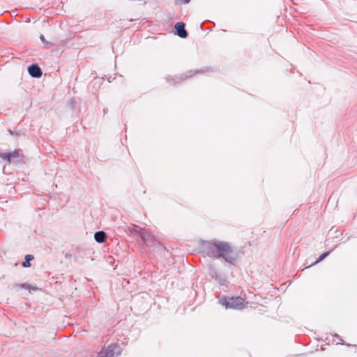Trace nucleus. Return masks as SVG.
I'll list each match as a JSON object with an SVG mask.
<instances>
[{
    "label": "nucleus",
    "instance_id": "13",
    "mask_svg": "<svg viewBox=\"0 0 357 357\" xmlns=\"http://www.w3.org/2000/svg\"><path fill=\"white\" fill-rule=\"evenodd\" d=\"M177 3H183V4H186V3H188L190 2V0H176Z\"/></svg>",
    "mask_w": 357,
    "mask_h": 357
},
{
    "label": "nucleus",
    "instance_id": "5",
    "mask_svg": "<svg viewBox=\"0 0 357 357\" xmlns=\"http://www.w3.org/2000/svg\"><path fill=\"white\" fill-rule=\"evenodd\" d=\"M20 156L19 150H14L9 153H5L0 154V158L10 162L12 158H16Z\"/></svg>",
    "mask_w": 357,
    "mask_h": 357
},
{
    "label": "nucleus",
    "instance_id": "1",
    "mask_svg": "<svg viewBox=\"0 0 357 357\" xmlns=\"http://www.w3.org/2000/svg\"><path fill=\"white\" fill-rule=\"evenodd\" d=\"M210 250L215 257H222L230 264H234L238 258L237 253L227 242L219 241L213 243L211 245Z\"/></svg>",
    "mask_w": 357,
    "mask_h": 357
},
{
    "label": "nucleus",
    "instance_id": "2",
    "mask_svg": "<svg viewBox=\"0 0 357 357\" xmlns=\"http://www.w3.org/2000/svg\"><path fill=\"white\" fill-rule=\"evenodd\" d=\"M220 303L225 305L227 308H233L236 310H241L246 307L248 303L245 302L244 299L240 296L231 297L229 298H224L220 301Z\"/></svg>",
    "mask_w": 357,
    "mask_h": 357
},
{
    "label": "nucleus",
    "instance_id": "6",
    "mask_svg": "<svg viewBox=\"0 0 357 357\" xmlns=\"http://www.w3.org/2000/svg\"><path fill=\"white\" fill-rule=\"evenodd\" d=\"M175 29L176 30V33L181 38H185L187 37V31L185 29V24L183 22H177L175 24Z\"/></svg>",
    "mask_w": 357,
    "mask_h": 357
},
{
    "label": "nucleus",
    "instance_id": "9",
    "mask_svg": "<svg viewBox=\"0 0 357 357\" xmlns=\"http://www.w3.org/2000/svg\"><path fill=\"white\" fill-rule=\"evenodd\" d=\"M129 230L132 234H137L141 236L142 233H144L146 229L137 225H133Z\"/></svg>",
    "mask_w": 357,
    "mask_h": 357
},
{
    "label": "nucleus",
    "instance_id": "4",
    "mask_svg": "<svg viewBox=\"0 0 357 357\" xmlns=\"http://www.w3.org/2000/svg\"><path fill=\"white\" fill-rule=\"evenodd\" d=\"M142 242L147 246L153 247L156 245L162 246V243L157 239V238L151 232L145 230L144 233H142L140 236Z\"/></svg>",
    "mask_w": 357,
    "mask_h": 357
},
{
    "label": "nucleus",
    "instance_id": "10",
    "mask_svg": "<svg viewBox=\"0 0 357 357\" xmlns=\"http://www.w3.org/2000/svg\"><path fill=\"white\" fill-rule=\"evenodd\" d=\"M40 39L41 42L43 43V45H44V47H45V48H50V47H52V46H54V41H53V40H51V41H48V40H47L45 38V37H44V36H43V35H40Z\"/></svg>",
    "mask_w": 357,
    "mask_h": 357
},
{
    "label": "nucleus",
    "instance_id": "8",
    "mask_svg": "<svg viewBox=\"0 0 357 357\" xmlns=\"http://www.w3.org/2000/svg\"><path fill=\"white\" fill-rule=\"evenodd\" d=\"M94 238L98 243H104L107 238V235L104 231H97L94 235Z\"/></svg>",
    "mask_w": 357,
    "mask_h": 357
},
{
    "label": "nucleus",
    "instance_id": "7",
    "mask_svg": "<svg viewBox=\"0 0 357 357\" xmlns=\"http://www.w3.org/2000/svg\"><path fill=\"white\" fill-rule=\"evenodd\" d=\"M29 73L33 77H40L42 75L41 69L38 66L33 64L28 68Z\"/></svg>",
    "mask_w": 357,
    "mask_h": 357
},
{
    "label": "nucleus",
    "instance_id": "12",
    "mask_svg": "<svg viewBox=\"0 0 357 357\" xmlns=\"http://www.w3.org/2000/svg\"><path fill=\"white\" fill-rule=\"evenodd\" d=\"M329 255V252H325L324 253H322L319 257L318 258V259L313 263V264H316L319 262H320L321 261H322L324 258H326L328 255Z\"/></svg>",
    "mask_w": 357,
    "mask_h": 357
},
{
    "label": "nucleus",
    "instance_id": "11",
    "mask_svg": "<svg viewBox=\"0 0 357 357\" xmlns=\"http://www.w3.org/2000/svg\"><path fill=\"white\" fill-rule=\"evenodd\" d=\"M33 256L31 255H27L25 257V260L22 263L23 267L27 268L31 266L30 261L33 259Z\"/></svg>",
    "mask_w": 357,
    "mask_h": 357
},
{
    "label": "nucleus",
    "instance_id": "3",
    "mask_svg": "<svg viewBox=\"0 0 357 357\" xmlns=\"http://www.w3.org/2000/svg\"><path fill=\"white\" fill-rule=\"evenodd\" d=\"M121 354V349L118 344H112L103 347L98 353L97 357H116Z\"/></svg>",
    "mask_w": 357,
    "mask_h": 357
}]
</instances>
